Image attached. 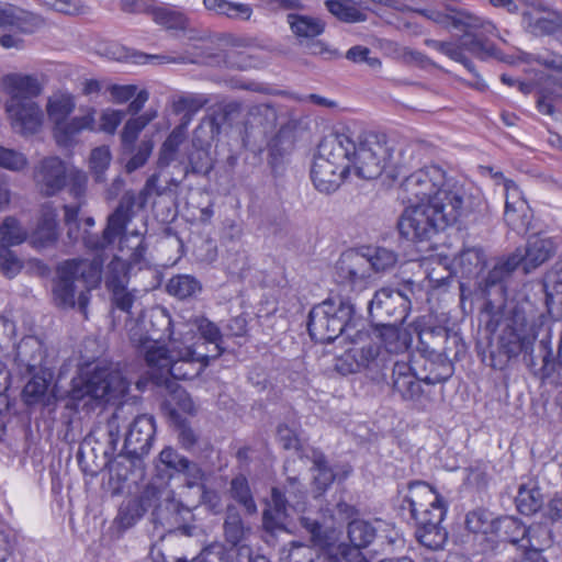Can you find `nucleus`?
<instances>
[{
  "instance_id": "412c9836",
  "label": "nucleus",
  "mask_w": 562,
  "mask_h": 562,
  "mask_svg": "<svg viewBox=\"0 0 562 562\" xmlns=\"http://www.w3.org/2000/svg\"><path fill=\"white\" fill-rule=\"evenodd\" d=\"M67 175L68 168L61 159L47 157L36 167L34 180L43 194L52 196L66 186Z\"/></svg>"
},
{
  "instance_id": "3c124183",
  "label": "nucleus",
  "mask_w": 562,
  "mask_h": 562,
  "mask_svg": "<svg viewBox=\"0 0 562 562\" xmlns=\"http://www.w3.org/2000/svg\"><path fill=\"white\" fill-rule=\"evenodd\" d=\"M198 329L201 336L194 342H204V347L213 345L214 353H210V359L218 358L224 351L222 346L223 336L220 328L209 319H201Z\"/></svg>"
},
{
  "instance_id": "2f4dec72",
  "label": "nucleus",
  "mask_w": 562,
  "mask_h": 562,
  "mask_svg": "<svg viewBox=\"0 0 562 562\" xmlns=\"http://www.w3.org/2000/svg\"><path fill=\"white\" fill-rule=\"evenodd\" d=\"M445 514V510L435 508L431 512V518L416 522V537L424 547L431 550L443 548L448 539V532L440 526Z\"/></svg>"
},
{
  "instance_id": "c85d7f7f",
  "label": "nucleus",
  "mask_w": 562,
  "mask_h": 562,
  "mask_svg": "<svg viewBox=\"0 0 562 562\" xmlns=\"http://www.w3.org/2000/svg\"><path fill=\"white\" fill-rule=\"evenodd\" d=\"M430 19L447 29L462 30L467 33H471L472 30H479L481 27L487 32L494 30L492 22L485 21L471 13L452 9L447 12H432Z\"/></svg>"
},
{
  "instance_id": "5701e85b",
  "label": "nucleus",
  "mask_w": 562,
  "mask_h": 562,
  "mask_svg": "<svg viewBox=\"0 0 562 562\" xmlns=\"http://www.w3.org/2000/svg\"><path fill=\"white\" fill-rule=\"evenodd\" d=\"M305 457L312 462V491L315 497L323 495L336 479H346L351 472L350 467H344L340 473L336 467L328 463L326 456L319 450L312 449Z\"/></svg>"
},
{
  "instance_id": "4be33fe9",
  "label": "nucleus",
  "mask_w": 562,
  "mask_h": 562,
  "mask_svg": "<svg viewBox=\"0 0 562 562\" xmlns=\"http://www.w3.org/2000/svg\"><path fill=\"white\" fill-rule=\"evenodd\" d=\"M369 277L370 265L363 254L347 250L340 255L335 266V278L338 283L355 288Z\"/></svg>"
},
{
  "instance_id": "aec40b11",
  "label": "nucleus",
  "mask_w": 562,
  "mask_h": 562,
  "mask_svg": "<svg viewBox=\"0 0 562 562\" xmlns=\"http://www.w3.org/2000/svg\"><path fill=\"white\" fill-rule=\"evenodd\" d=\"M520 356H522V361L530 373L542 382L550 381L558 375V363L553 356L549 334L539 340L537 353L533 345L526 352H521Z\"/></svg>"
},
{
  "instance_id": "0eeeda50",
  "label": "nucleus",
  "mask_w": 562,
  "mask_h": 562,
  "mask_svg": "<svg viewBox=\"0 0 562 562\" xmlns=\"http://www.w3.org/2000/svg\"><path fill=\"white\" fill-rule=\"evenodd\" d=\"M349 148L350 143L339 138L338 133L326 136L319 143L311 167V180L318 192H335L351 173Z\"/></svg>"
},
{
  "instance_id": "7ed1b4c3",
  "label": "nucleus",
  "mask_w": 562,
  "mask_h": 562,
  "mask_svg": "<svg viewBox=\"0 0 562 562\" xmlns=\"http://www.w3.org/2000/svg\"><path fill=\"white\" fill-rule=\"evenodd\" d=\"M101 259H71L60 263L53 280L52 295L59 308H74L78 305L86 314L90 292L101 282Z\"/></svg>"
},
{
  "instance_id": "a211bd4d",
  "label": "nucleus",
  "mask_w": 562,
  "mask_h": 562,
  "mask_svg": "<svg viewBox=\"0 0 562 562\" xmlns=\"http://www.w3.org/2000/svg\"><path fill=\"white\" fill-rule=\"evenodd\" d=\"M401 507L408 510L415 524L431 518L435 508L446 512L443 498L429 484L422 481L409 483L408 494Z\"/></svg>"
},
{
  "instance_id": "9d476101",
  "label": "nucleus",
  "mask_w": 562,
  "mask_h": 562,
  "mask_svg": "<svg viewBox=\"0 0 562 562\" xmlns=\"http://www.w3.org/2000/svg\"><path fill=\"white\" fill-rule=\"evenodd\" d=\"M130 385L121 371L95 364L72 379L70 396L74 401H103L114 404L127 394Z\"/></svg>"
},
{
  "instance_id": "de8ad7c7",
  "label": "nucleus",
  "mask_w": 562,
  "mask_h": 562,
  "mask_svg": "<svg viewBox=\"0 0 562 562\" xmlns=\"http://www.w3.org/2000/svg\"><path fill=\"white\" fill-rule=\"evenodd\" d=\"M150 16L167 30H186L188 26V18L182 12L169 7L154 4Z\"/></svg>"
},
{
  "instance_id": "20e7f679",
  "label": "nucleus",
  "mask_w": 562,
  "mask_h": 562,
  "mask_svg": "<svg viewBox=\"0 0 562 562\" xmlns=\"http://www.w3.org/2000/svg\"><path fill=\"white\" fill-rule=\"evenodd\" d=\"M401 189L409 203L436 205L453 204L464 209L467 190L458 179L450 177L438 165L425 166L407 176Z\"/></svg>"
},
{
  "instance_id": "c03bdc74",
  "label": "nucleus",
  "mask_w": 562,
  "mask_h": 562,
  "mask_svg": "<svg viewBox=\"0 0 562 562\" xmlns=\"http://www.w3.org/2000/svg\"><path fill=\"white\" fill-rule=\"evenodd\" d=\"M485 262L484 251L477 247L463 249L454 259L456 266L464 278L477 277L485 267Z\"/></svg>"
},
{
  "instance_id": "338daca9",
  "label": "nucleus",
  "mask_w": 562,
  "mask_h": 562,
  "mask_svg": "<svg viewBox=\"0 0 562 562\" xmlns=\"http://www.w3.org/2000/svg\"><path fill=\"white\" fill-rule=\"evenodd\" d=\"M23 268L21 259L7 246H0V271L9 279L14 278Z\"/></svg>"
},
{
  "instance_id": "7c9ffc66",
  "label": "nucleus",
  "mask_w": 562,
  "mask_h": 562,
  "mask_svg": "<svg viewBox=\"0 0 562 562\" xmlns=\"http://www.w3.org/2000/svg\"><path fill=\"white\" fill-rule=\"evenodd\" d=\"M157 497L158 490L154 485H148L139 497L122 504L116 516L119 526L123 529L134 526L151 506V499Z\"/></svg>"
},
{
  "instance_id": "79ce46f5",
  "label": "nucleus",
  "mask_w": 562,
  "mask_h": 562,
  "mask_svg": "<svg viewBox=\"0 0 562 562\" xmlns=\"http://www.w3.org/2000/svg\"><path fill=\"white\" fill-rule=\"evenodd\" d=\"M492 32H487L483 27L479 30H472L471 33L464 32V35L460 38V43L458 46H461V52L468 50L473 56L480 59H486L495 55L496 49L495 46L488 41L484 40L483 36L485 34H492Z\"/></svg>"
},
{
  "instance_id": "a18cd8bd",
  "label": "nucleus",
  "mask_w": 562,
  "mask_h": 562,
  "mask_svg": "<svg viewBox=\"0 0 562 562\" xmlns=\"http://www.w3.org/2000/svg\"><path fill=\"white\" fill-rule=\"evenodd\" d=\"M326 9L344 23H359L367 20V14L356 7L352 0H326Z\"/></svg>"
},
{
  "instance_id": "69168bd1",
  "label": "nucleus",
  "mask_w": 562,
  "mask_h": 562,
  "mask_svg": "<svg viewBox=\"0 0 562 562\" xmlns=\"http://www.w3.org/2000/svg\"><path fill=\"white\" fill-rule=\"evenodd\" d=\"M110 292L112 307L124 312L128 317L132 316V307L136 301V291L127 286L119 288Z\"/></svg>"
},
{
  "instance_id": "6e6552de",
  "label": "nucleus",
  "mask_w": 562,
  "mask_h": 562,
  "mask_svg": "<svg viewBox=\"0 0 562 562\" xmlns=\"http://www.w3.org/2000/svg\"><path fill=\"white\" fill-rule=\"evenodd\" d=\"M464 209L453 204L440 206L411 203L397 221L400 235L412 243L430 240L439 231L454 224Z\"/></svg>"
},
{
  "instance_id": "c9c22d12",
  "label": "nucleus",
  "mask_w": 562,
  "mask_h": 562,
  "mask_svg": "<svg viewBox=\"0 0 562 562\" xmlns=\"http://www.w3.org/2000/svg\"><path fill=\"white\" fill-rule=\"evenodd\" d=\"M93 113L75 116L71 120H63L55 124L54 137L59 146L68 147L74 144L76 137L86 130H93Z\"/></svg>"
},
{
  "instance_id": "e2e57ef3",
  "label": "nucleus",
  "mask_w": 562,
  "mask_h": 562,
  "mask_svg": "<svg viewBox=\"0 0 562 562\" xmlns=\"http://www.w3.org/2000/svg\"><path fill=\"white\" fill-rule=\"evenodd\" d=\"M561 101V89L542 88L537 99V109L540 113L552 116Z\"/></svg>"
},
{
  "instance_id": "f704fd0d",
  "label": "nucleus",
  "mask_w": 562,
  "mask_h": 562,
  "mask_svg": "<svg viewBox=\"0 0 562 562\" xmlns=\"http://www.w3.org/2000/svg\"><path fill=\"white\" fill-rule=\"evenodd\" d=\"M278 121L277 110L268 103L256 104L249 108L244 122L245 133L252 134L258 130L267 134L274 130Z\"/></svg>"
},
{
  "instance_id": "4c0bfd02",
  "label": "nucleus",
  "mask_w": 562,
  "mask_h": 562,
  "mask_svg": "<svg viewBox=\"0 0 562 562\" xmlns=\"http://www.w3.org/2000/svg\"><path fill=\"white\" fill-rule=\"evenodd\" d=\"M14 349V361L30 373L41 366L44 359L42 341L35 336L23 337Z\"/></svg>"
},
{
  "instance_id": "f257e3e1",
  "label": "nucleus",
  "mask_w": 562,
  "mask_h": 562,
  "mask_svg": "<svg viewBox=\"0 0 562 562\" xmlns=\"http://www.w3.org/2000/svg\"><path fill=\"white\" fill-rule=\"evenodd\" d=\"M482 317L486 331L493 335L487 358L493 369H506L537 340L536 324L515 302L496 305L487 301L482 308Z\"/></svg>"
},
{
  "instance_id": "603ef678",
  "label": "nucleus",
  "mask_w": 562,
  "mask_h": 562,
  "mask_svg": "<svg viewBox=\"0 0 562 562\" xmlns=\"http://www.w3.org/2000/svg\"><path fill=\"white\" fill-rule=\"evenodd\" d=\"M347 533L351 544L367 548L374 540L376 530L369 521L353 519L348 524Z\"/></svg>"
},
{
  "instance_id": "39448f33",
  "label": "nucleus",
  "mask_w": 562,
  "mask_h": 562,
  "mask_svg": "<svg viewBox=\"0 0 562 562\" xmlns=\"http://www.w3.org/2000/svg\"><path fill=\"white\" fill-rule=\"evenodd\" d=\"M181 339H175L169 348H148L146 362L149 368L157 369L161 375L168 374L175 380H192L199 376L209 366L210 353L202 350L204 342H191L193 329L179 331Z\"/></svg>"
},
{
  "instance_id": "f8f14e48",
  "label": "nucleus",
  "mask_w": 562,
  "mask_h": 562,
  "mask_svg": "<svg viewBox=\"0 0 562 562\" xmlns=\"http://www.w3.org/2000/svg\"><path fill=\"white\" fill-rule=\"evenodd\" d=\"M136 199L133 193H126L120 200L115 210L109 214L106 225L101 235L86 233L83 235L85 246L94 251L104 250L119 239L120 249L123 251L124 246H128V234L126 226L131 224L135 216Z\"/></svg>"
},
{
  "instance_id": "6e6d98bb",
  "label": "nucleus",
  "mask_w": 562,
  "mask_h": 562,
  "mask_svg": "<svg viewBox=\"0 0 562 562\" xmlns=\"http://www.w3.org/2000/svg\"><path fill=\"white\" fill-rule=\"evenodd\" d=\"M26 229L14 217H5L0 225V246L11 247L20 245L26 239Z\"/></svg>"
},
{
  "instance_id": "052dcab7",
  "label": "nucleus",
  "mask_w": 562,
  "mask_h": 562,
  "mask_svg": "<svg viewBox=\"0 0 562 562\" xmlns=\"http://www.w3.org/2000/svg\"><path fill=\"white\" fill-rule=\"evenodd\" d=\"M209 102H210L209 97L203 93H187V94L181 95L173 103V111H175V113L186 112V113L195 115Z\"/></svg>"
},
{
  "instance_id": "774afa93",
  "label": "nucleus",
  "mask_w": 562,
  "mask_h": 562,
  "mask_svg": "<svg viewBox=\"0 0 562 562\" xmlns=\"http://www.w3.org/2000/svg\"><path fill=\"white\" fill-rule=\"evenodd\" d=\"M229 557L224 544L214 542L205 547L193 562H228Z\"/></svg>"
},
{
  "instance_id": "bb28decb",
  "label": "nucleus",
  "mask_w": 562,
  "mask_h": 562,
  "mask_svg": "<svg viewBox=\"0 0 562 562\" xmlns=\"http://www.w3.org/2000/svg\"><path fill=\"white\" fill-rule=\"evenodd\" d=\"M505 188L507 191L504 220L506 224L518 234L526 233L530 223V217L527 213L526 202L519 198L518 188L513 181H506Z\"/></svg>"
},
{
  "instance_id": "72a5a7b5",
  "label": "nucleus",
  "mask_w": 562,
  "mask_h": 562,
  "mask_svg": "<svg viewBox=\"0 0 562 562\" xmlns=\"http://www.w3.org/2000/svg\"><path fill=\"white\" fill-rule=\"evenodd\" d=\"M288 519V499L279 487L271 490V498L262 513V526L266 531L274 533L285 530Z\"/></svg>"
},
{
  "instance_id": "a19ab883",
  "label": "nucleus",
  "mask_w": 562,
  "mask_h": 562,
  "mask_svg": "<svg viewBox=\"0 0 562 562\" xmlns=\"http://www.w3.org/2000/svg\"><path fill=\"white\" fill-rule=\"evenodd\" d=\"M543 286L548 312L553 317H559L562 315V308H557V312L554 310L560 305L562 306V261L555 262L546 274Z\"/></svg>"
},
{
  "instance_id": "1a4fd4ad",
  "label": "nucleus",
  "mask_w": 562,
  "mask_h": 562,
  "mask_svg": "<svg viewBox=\"0 0 562 562\" xmlns=\"http://www.w3.org/2000/svg\"><path fill=\"white\" fill-rule=\"evenodd\" d=\"M451 364L442 367L439 373L419 374L409 361L393 363L391 382H387L393 393L398 394L403 401L412 402L422 412H429L435 406V394L430 386L442 383L451 375Z\"/></svg>"
},
{
  "instance_id": "37998d69",
  "label": "nucleus",
  "mask_w": 562,
  "mask_h": 562,
  "mask_svg": "<svg viewBox=\"0 0 562 562\" xmlns=\"http://www.w3.org/2000/svg\"><path fill=\"white\" fill-rule=\"evenodd\" d=\"M203 4L207 11L235 21H248L252 15V8L248 3L228 0H203Z\"/></svg>"
},
{
  "instance_id": "5fc2aeb1",
  "label": "nucleus",
  "mask_w": 562,
  "mask_h": 562,
  "mask_svg": "<svg viewBox=\"0 0 562 562\" xmlns=\"http://www.w3.org/2000/svg\"><path fill=\"white\" fill-rule=\"evenodd\" d=\"M128 271L126 262L114 257L106 267L104 284L108 291L125 288L128 283Z\"/></svg>"
},
{
  "instance_id": "a878e982",
  "label": "nucleus",
  "mask_w": 562,
  "mask_h": 562,
  "mask_svg": "<svg viewBox=\"0 0 562 562\" xmlns=\"http://www.w3.org/2000/svg\"><path fill=\"white\" fill-rule=\"evenodd\" d=\"M157 516L161 524L170 529H178L184 536H193L195 526L187 524L192 518L191 508L176 499L173 495L166 498L164 506H159Z\"/></svg>"
},
{
  "instance_id": "8fccbe9b",
  "label": "nucleus",
  "mask_w": 562,
  "mask_h": 562,
  "mask_svg": "<svg viewBox=\"0 0 562 562\" xmlns=\"http://www.w3.org/2000/svg\"><path fill=\"white\" fill-rule=\"evenodd\" d=\"M229 494L248 515L257 513V504L254 499L248 480L244 475L235 476L231 481Z\"/></svg>"
},
{
  "instance_id": "f3484780",
  "label": "nucleus",
  "mask_w": 562,
  "mask_h": 562,
  "mask_svg": "<svg viewBox=\"0 0 562 562\" xmlns=\"http://www.w3.org/2000/svg\"><path fill=\"white\" fill-rule=\"evenodd\" d=\"M154 436V418L148 415L136 416L130 425L123 446L126 460L135 468L142 470L143 458L149 453Z\"/></svg>"
},
{
  "instance_id": "4d7b16f0",
  "label": "nucleus",
  "mask_w": 562,
  "mask_h": 562,
  "mask_svg": "<svg viewBox=\"0 0 562 562\" xmlns=\"http://www.w3.org/2000/svg\"><path fill=\"white\" fill-rule=\"evenodd\" d=\"M370 265V273L385 272L394 268L397 262V255L391 249L384 247H376L373 251L363 254Z\"/></svg>"
},
{
  "instance_id": "393cba45",
  "label": "nucleus",
  "mask_w": 562,
  "mask_h": 562,
  "mask_svg": "<svg viewBox=\"0 0 562 562\" xmlns=\"http://www.w3.org/2000/svg\"><path fill=\"white\" fill-rule=\"evenodd\" d=\"M554 252L553 241L540 235L530 236L524 249H516L512 256L519 258V266L526 273L546 262Z\"/></svg>"
},
{
  "instance_id": "09e8293b",
  "label": "nucleus",
  "mask_w": 562,
  "mask_h": 562,
  "mask_svg": "<svg viewBox=\"0 0 562 562\" xmlns=\"http://www.w3.org/2000/svg\"><path fill=\"white\" fill-rule=\"evenodd\" d=\"M249 531L250 529L245 526L236 508L228 507L224 521V536L226 541L235 547L246 539Z\"/></svg>"
},
{
  "instance_id": "e433bc0d",
  "label": "nucleus",
  "mask_w": 562,
  "mask_h": 562,
  "mask_svg": "<svg viewBox=\"0 0 562 562\" xmlns=\"http://www.w3.org/2000/svg\"><path fill=\"white\" fill-rule=\"evenodd\" d=\"M58 238L57 212L46 203L42 206L41 217L33 234V243L41 248L52 246Z\"/></svg>"
},
{
  "instance_id": "b1692460",
  "label": "nucleus",
  "mask_w": 562,
  "mask_h": 562,
  "mask_svg": "<svg viewBox=\"0 0 562 562\" xmlns=\"http://www.w3.org/2000/svg\"><path fill=\"white\" fill-rule=\"evenodd\" d=\"M419 341L425 351L443 355L446 358H458L464 346L460 344V337L450 335L445 327H430L423 329L419 334Z\"/></svg>"
},
{
  "instance_id": "dca6fc26",
  "label": "nucleus",
  "mask_w": 562,
  "mask_h": 562,
  "mask_svg": "<svg viewBox=\"0 0 562 562\" xmlns=\"http://www.w3.org/2000/svg\"><path fill=\"white\" fill-rule=\"evenodd\" d=\"M190 329L187 325L181 324V328L175 330L173 323L170 314L164 307L155 308L150 312L146 336L136 338L137 333L134 331L131 336L132 341L142 348L145 353L148 348H165L160 344L168 340L169 347H172L175 339H183L179 331H187Z\"/></svg>"
},
{
  "instance_id": "423d86ee",
  "label": "nucleus",
  "mask_w": 562,
  "mask_h": 562,
  "mask_svg": "<svg viewBox=\"0 0 562 562\" xmlns=\"http://www.w3.org/2000/svg\"><path fill=\"white\" fill-rule=\"evenodd\" d=\"M339 138L350 143L348 158L351 171L361 179L372 180L379 178L387 168H398L393 162L394 146L386 135L374 132H363L356 137L350 132L338 133Z\"/></svg>"
},
{
  "instance_id": "13d9d810",
  "label": "nucleus",
  "mask_w": 562,
  "mask_h": 562,
  "mask_svg": "<svg viewBox=\"0 0 562 562\" xmlns=\"http://www.w3.org/2000/svg\"><path fill=\"white\" fill-rule=\"evenodd\" d=\"M48 380L40 374H34L30 381L25 384L22 396L27 405H34L38 403L46 404V393L48 389Z\"/></svg>"
},
{
  "instance_id": "864d4df0",
  "label": "nucleus",
  "mask_w": 562,
  "mask_h": 562,
  "mask_svg": "<svg viewBox=\"0 0 562 562\" xmlns=\"http://www.w3.org/2000/svg\"><path fill=\"white\" fill-rule=\"evenodd\" d=\"M200 290V282L194 277L189 274H179L172 277L167 283L168 293L181 300L194 295Z\"/></svg>"
},
{
  "instance_id": "bf43d9fd",
  "label": "nucleus",
  "mask_w": 562,
  "mask_h": 562,
  "mask_svg": "<svg viewBox=\"0 0 562 562\" xmlns=\"http://www.w3.org/2000/svg\"><path fill=\"white\" fill-rule=\"evenodd\" d=\"M186 137L180 130H172L160 148L158 158L160 167H167L173 161L179 146L184 142Z\"/></svg>"
},
{
  "instance_id": "6ab92c4d",
  "label": "nucleus",
  "mask_w": 562,
  "mask_h": 562,
  "mask_svg": "<svg viewBox=\"0 0 562 562\" xmlns=\"http://www.w3.org/2000/svg\"><path fill=\"white\" fill-rule=\"evenodd\" d=\"M518 267L519 258L510 255L507 258L498 259L493 268L481 278L477 288L486 302L492 301L496 305L505 303V283Z\"/></svg>"
},
{
  "instance_id": "2eb2a0df",
  "label": "nucleus",
  "mask_w": 562,
  "mask_h": 562,
  "mask_svg": "<svg viewBox=\"0 0 562 562\" xmlns=\"http://www.w3.org/2000/svg\"><path fill=\"white\" fill-rule=\"evenodd\" d=\"M413 290L405 291L383 288L375 292L369 302L368 310L372 319L381 326L383 324H403L411 311Z\"/></svg>"
},
{
  "instance_id": "ddd939ff",
  "label": "nucleus",
  "mask_w": 562,
  "mask_h": 562,
  "mask_svg": "<svg viewBox=\"0 0 562 562\" xmlns=\"http://www.w3.org/2000/svg\"><path fill=\"white\" fill-rule=\"evenodd\" d=\"M398 361L382 350L379 345H368L347 351L336 363V369L342 374L364 371L374 382H387V371Z\"/></svg>"
},
{
  "instance_id": "680f3d73",
  "label": "nucleus",
  "mask_w": 562,
  "mask_h": 562,
  "mask_svg": "<svg viewBox=\"0 0 562 562\" xmlns=\"http://www.w3.org/2000/svg\"><path fill=\"white\" fill-rule=\"evenodd\" d=\"M29 160L20 150L3 147L0 145V167L10 171L19 172L24 170Z\"/></svg>"
},
{
  "instance_id": "ea45409f",
  "label": "nucleus",
  "mask_w": 562,
  "mask_h": 562,
  "mask_svg": "<svg viewBox=\"0 0 562 562\" xmlns=\"http://www.w3.org/2000/svg\"><path fill=\"white\" fill-rule=\"evenodd\" d=\"M401 324H383L380 329L382 350L390 356L396 357L405 352L411 346V335L407 330L400 328Z\"/></svg>"
},
{
  "instance_id": "cd10ccee",
  "label": "nucleus",
  "mask_w": 562,
  "mask_h": 562,
  "mask_svg": "<svg viewBox=\"0 0 562 562\" xmlns=\"http://www.w3.org/2000/svg\"><path fill=\"white\" fill-rule=\"evenodd\" d=\"M515 505L518 513L524 516H532L543 507L544 495L536 476L521 477L515 496Z\"/></svg>"
},
{
  "instance_id": "49530a36",
  "label": "nucleus",
  "mask_w": 562,
  "mask_h": 562,
  "mask_svg": "<svg viewBox=\"0 0 562 562\" xmlns=\"http://www.w3.org/2000/svg\"><path fill=\"white\" fill-rule=\"evenodd\" d=\"M76 102L72 94L68 92H56L47 100L46 112L49 119L57 124L66 120L75 110Z\"/></svg>"
},
{
  "instance_id": "4468645a",
  "label": "nucleus",
  "mask_w": 562,
  "mask_h": 562,
  "mask_svg": "<svg viewBox=\"0 0 562 562\" xmlns=\"http://www.w3.org/2000/svg\"><path fill=\"white\" fill-rule=\"evenodd\" d=\"M157 116L156 111H148L137 117L130 119L121 132L122 154L130 156L125 164L128 173L142 168L148 160L154 148L150 138H144L138 145L136 140L142 131Z\"/></svg>"
},
{
  "instance_id": "473e14b6",
  "label": "nucleus",
  "mask_w": 562,
  "mask_h": 562,
  "mask_svg": "<svg viewBox=\"0 0 562 562\" xmlns=\"http://www.w3.org/2000/svg\"><path fill=\"white\" fill-rule=\"evenodd\" d=\"M241 114V104L239 102H228L221 105L213 114L205 116L195 133H206L210 139H214L221 134L223 125H233Z\"/></svg>"
},
{
  "instance_id": "0e129e2a",
  "label": "nucleus",
  "mask_w": 562,
  "mask_h": 562,
  "mask_svg": "<svg viewBox=\"0 0 562 562\" xmlns=\"http://www.w3.org/2000/svg\"><path fill=\"white\" fill-rule=\"evenodd\" d=\"M111 153L106 146L97 147L91 151L90 166L97 182L104 181V172L109 168Z\"/></svg>"
},
{
  "instance_id": "c756f323",
  "label": "nucleus",
  "mask_w": 562,
  "mask_h": 562,
  "mask_svg": "<svg viewBox=\"0 0 562 562\" xmlns=\"http://www.w3.org/2000/svg\"><path fill=\"white\" fill-rule=\"evenodd\" d=\"M430 19L447 29L462 30L467 33H471L472 30H479L481 27L487 32L494 30L492 22L485 21L471 13L452 9L447 12H432Z\"/></svg>"
},
{
  "instance_id": "9b49d317",
  "label": "nucleus",
  "mask_w": 562,
  "mask_h": 562,
  "mask_svg": "<svg viewBox=\"0 0 562 562\" xmlns=\"http://www.w3.org/2000/svg\"><path fill=\"white\" fill-rule=\"evenodd\" d=\"M353 314L355 306L350 300L340 296L328 297L311 310L308 334L316 342H331L348 329Z\"/></svg>"
},
{
  "instance_id": "f03ea898",
  "label": "nucleus",
  "mask_w": 562,
  "mask_h": 562,
  "mask_svg": "<svg viewBox=\"0 0 562 562\" xmlns=\"http://www.w3.org/2000/svg\"><path fill=\"white\" fill-rule=\"evenodd\" d=\"M7 99L4 112L13 133L30 137L38 134L44 125V111L35 100L44 89L37 75L8 74L1 80Z\"/></svg>"
},
{
  "instance_id": "58836bf2",
  "label": "nucleus",
  "mask_w": 562,
  "mask_h": 562,
  "mask_svg": "<svg viewBox=\"0 0 562 562\" xmlns=\"http://www.w3.org/2000/svg\"><path fill=\"white\" fill-rule=\"evenodd\" d=\"M286 23L292 34L302 40H314L324 33L326 23L318 16L301 14V13H288Z\"/></svg>"
}]
</instances>
